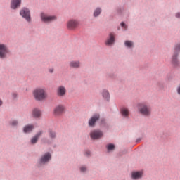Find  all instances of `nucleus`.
<instances>
[{"label":"nucleus","instance_id":"ddd939ff","mask_svg":"<svg viewBox=\"0 0 180 180\" xmlns=\"http://www.w3.org/2000/svg\"><path fill=\"white\" fill-rule=\"evenodd\" d=\"M50 158H51V155H50V153H46L41 158L40 163L46 164V162H49V161H50Z\"/></svg>","mask_w":180,"mask_h":180},{"label":"nucleus","instance_id":"f8f14e48","mask_svg":"<svg viewBox=\"0 0 180 180\" xmlns=\"http://www.w3.org/2000/svg\"><path fill=\"white\" fill-rule=\"evenodd\" d=\"M22 4V0H11V9H18Z\"/></svg>","mask_w":180,"mask_h":180},{"label":"nucleus","instance_id":"7c9ffc66","mask_svg":"<svg viewBox=\"0 0 180 180\" xmlns=\"http://www.w3.org/2000/svg\"><path fill=\"white\" fill-rule=\"evenodd\" d=\"M86 155H91V152L90 151H87V152H86Z\"/></svg>","mask_w":180,"mask_h":180},{"label":"nucleus","instance_id":"cd10ccee","mask_svg":"<svg viewBox=\"0 0 180 180\" xmlns=\"http://www.w3.org/2000/svg\"><path fill=\"white\" fill-rule=\"evenodd\" d=\"M121 26L122 27H124L125 29H127V26H126V24H124V22H121Z\"/></svg>","mask_w":180,"mask_h":180},{"label":"nucleus","instance_id":"6e6552de","mask_svg":"<svg viewBox=\"0 0 180 180\" xmlns=\"http://www.w3.org/2000/svg\"><path fill=\"white\" fill-rule=\"evenodd\" d=\"M64 105H58L54 108L53 113L56 115V116H60V115H63V113H64Z\"/></svg>","mask_w":180,"mask_h":180},{"label":"nucleus","instance_id":"72a5a7b5","mask_svg":"<svg viewBox=\"0 0 180 180\" xmlns=\"http://www.w3.org/2000/svg\"><path fill=\"white\" fill-rule=\"evenodd\" d=\"M51 72H53V70H51Z\"/></svg>","mask_w":180,"mask_h":180},{"label":"nucleus","instance_id":"4468645a","mask_svg":"<svg viewBox=\"0 0 180 180\" xmlns=\"http://www.w3.org/2000/svg\"><path fill=\"white\" fill-rule=\"evenodd\" d=\"M32 116L36 119H39V117H41V111L38 108H34L32 110Z\"/></svg>","mask_w":180,"mask_h":180},{"label":"nucleus","instance_id":"0eeeda50","mask_svg":"<svg viewBox=\"0 0 180 180\" xmlns=\"http://www.w3.org/2000/svg\"><path fill=\"white\" fill-rule=\"evenodd\" d=\"M101 115L99 114H94L89 120V126L90 127H94L95 126V123L99 120Z\"/></svg>","mask_w":180,"mask_h":180},{"label":"nucleus","instance_id":"7ed1b4c3","mask_svg":"<svg viewBox=\"0 0 180 180\" xmlns=\"http://www.w3.org/2000/svg\"><path fill=\"white\" fill-rule=\"evenodd\" d=\"M40 16L41 20L44 22V23H51V22L57 20V16L56 15H49L44 13H41Z\"/></svg>","mask_w":180,"mask_h":180},{"label":"nucleus","instance_id":"2f4dec72","mask_svg":"<svg viewBox=\"0 0 180 180\" xmlns=\"http://www.w3.org/2000/svg\"><path fill=\"white\" fill-rule=\"evenodd\" d=\"M17 94H13V98H16Z\"/></svg>","mask_w":180,"mask_h":180},{"label":"nucleus","instance_id":"f3484780","mask_svg":"<svg viewBox=\"0 0 180 180\" xmlns=\"http://www.w3.org/2000/svg\"><path fill=\"white\" fill-rule=\"evenodd\" d=\"M69 65L71 68H79L81 63L79 61H72L69 63Z\"/></svg>","mask_w":180,"mask_h":180},{"label":"nucleus","instance_id":"393cba45","mask_svg":"<svg viewBox=\"0 0 180 180\" xmlns=\"http://www.w3.org/2000/svg\"><path fill=\"white\" fill-rule=\"evenodd\" d=\"M10 124L11 126H18V121L16 120H12L11 122H10Z\"/></svg>","mask_w":180,"mask_h":180},{"label":"nucleus","instance_id":"1a4fd4ad","mask_svg":"<svg viewBox=\"0 0 180 180\" xmlns=\"http://www.w3.org/2000/svg\"><path fill=\"white\" fill-rule=\"evenodd\" d=\"M79 22L77 21V20H70L68 22L67 26L68 28L70 29V30H73V29H75L78 27Z\"/></svg>","mask_w":180,"mask_h":180},{"label":"nucleus","instance_id":"c756f323","mask_svg":"<svg viewBox=\"0 0 180 180\" xmlns=\"http://www.w3.org/2000/svg\"><path fill=\"white\" fill-rule=\"evenodd\" d=\"M176 18H180V13H177L176 14Z\"/></svg>","mask_w":180,"mask_h":180},{"label":"nucleus","instance_id":"4be33fe9","mask_svg":"<svg viewBox=\"0 0 180 180\" xmlns=\"http://www.w3.org/2000/svg\"><path fill=\"white\" fill-rule=\"evenodd\" d=\"M101 12H102V11L101 10V8H96L94 13V16H99V15H101Z\"/></svg>","mask_w":180,"mask_h":180},{"label":"nucleus","instance_id":"f257e3e1","mask_svg":"<svg viewBox=\"0 0 180 180\" xmlns=\"http://www.w3.org/2000/svg\"><path fill=\"white\" fill-rule=\"evenodd\" d=\"M33 96L36 101H44L47 99V92H46V89H36L33 91Z\"/></svg>","mask_w":180,"mask_h":180},{"label":"nucleus","instance_id":"c85d7f7f","mask_svg":"<svg viewBox=\"0 0 180 180\" xmlns=\"http://www.w3.org/2000/svg\"><path fill=\"white\" fill-rule=\"evenodd\" d=\"M177 93L180 95V85L177 87Z\"/></svg>","mask_w":180,"mask_h":180},{"label":"nucleus","instance_id":"a878e982","mask_svg":"<svg viewBox=\"0 0 180 180\" xmlns=\"http://www.w3.org/2000/svg\"><path fill=\"white\" fill-rule=\"evenodd\" d=\"M108 150H114L115 149V145L113 144H109L107 146Z\"/></svg>","mask_w":180,"mask_h":180},{"label":"nucleus","instance_id":"aec40b11","mask_svg":"<svg viewBox=\"0 0 180 180\" xmlns=\"http://www.w3.org/2000/svg\"><path fill=\"white\" fill-rule=\"evenodd\" d=\"M121 113L122 116H124V117H127L129 116V109L126 108H123L121 109Z\"/></svg>","mask_w":180,"mask_h":180},{"label":"nucleus","instance_id":"f03ea898","mask_svg":"<svg viewBox=\"0 0 180 180\" xmlns=\"http://www.w3.org/2000/svg\"><path fill=\"white\" fill-rule=\"evenodd\" d=\"M138 110L143 116L151 115V108L146 103H140L138 105Z\"/></svg>","mask_w":180,"mask_h":180},{"label":"nucleus","instance_id":"412c9836","mask_svg":"<svg viewBox=\"0 0 180 180\" xmlns=\"http://www.w3.org/2000/svg\"><path fill=\"white\" fill-rule=\"evenodd\" d=\"M103 97L105 98L106 101H109V99L110 98V95L109 94V91H108L107 90H103Z\"/></svg>","mask_w":180,"mask_h":180},{"label":"nucleus","instance_id":"39448f33","mask_svg":"<svg viewBox=\"0 0 180 180\" xmlns=\"http://www.w3.org/2000/svg\"><path fill=\"white\" fill-rule=\"evenodd\" d=\"M90 137L93 140H98L103 137V133L101 130H94L90 133Z\"/></svg>","mask_w":180,"mask_h":180},{"label":"nucleus","instance_id":"5701e85b","mask_svg":"<svg viewBox=\"0 0 180 180\" xmlns=\"http://www.w3.org/2000/svg\"><path fill=\"white\" fill-rule=\"evenodd\" d=\"M124 44L126 47H133V42L131 41H126Z\"/></svg>","mask_w":180,"mask_h":180},{"label":"nucleus","instance_id":"dca6fc26","mask_svg":"<svg viewBox=\"0 0 180 180\" xmlns=\"http://www.w3.org/2000/svg\"><path fill=\"white\" fill-rule=\"evenodd\" d=\"M113 43H115V34L110 33V38L107 39L105 44H107V46H110L111 44H113Z\"/></svg>","mask_w":180,"mask_h":180},{"label":"nucleus","instance_id":"a211bd4d","mask_svg":"<svg viewBox=\"0 0 180 180\" xmlns=\"http://www.w3.org/2000/svg\"><path fill=\"white\" fill-rule=\"evenodd\" d=\"M33 129H34V126L33 124L27 125L24 127V133H30Z\"/></svg>","mask_w":180,"mask_h":180},{"label":"nucleus","instance_id":"9b49d317","mask_svg":"<svg viewBox=\"0 0 180 180\" xmlns=\"http://www.w3.org/2000/svg\"><path fill=\"white\" fill-rule=\"evenodd\" d=\"M6 53H8V49L4 44H0V57L1 58H5L6 57Z\"/></svg>","mask_w":180,"mask_h":180},{"label":"nucleus","instance_id":"b1692460","mask_svg":"<svg viewBox=\"0 0 180 180\" xmlns=\"http://www.w3.org/2000/svg\"><path fill=\"white\" fill-rule=\"evenodd\" d=\"M49 137L51 139H55V137H56V132L53 131L52 130H49Z\"/></svg>","mask_w":180,"mask_h":180},{"label":"nucleus","instance_id":"473e14b6","mask_svg":"<svg viewBox=\"0 0 180 180\" xmlns=\"http://www.w3.org/2000/svg\"><path fill=\"white\" fill-rule=\"evenodd\" d=\"M2 105V101L0 100V106Z\"/></svg>","mask_w":180,"mask_h":180},{"label":"nucleus","instance_id":"2eb2a0df","mask_svg":"<svg viewBox=\"0 0 180 180\" xmlns=\"http://www.w3.org/2000/svg\"><path fill=\"white\" fill-rule=\"evenodd\" d=\"M43 134V131H39L31 140L32 144H36L37 143V140L40 138V136Z\"/></svg>","mask_w":180,"mask_h":180},{"label":"nucleus","instance_id":"6ab92c4d","mask_svg":"<svg viewBox=\"0 0 180 180\" xmlns=\"http://www.w3.org/2000/svg\"><path fill=\"white\" fill-rule=\"evenodd\" d=\"M143 173L141 172H136L132 173L133 179H139V178H141Z\"/></svg>","mask_w":180,"mask_h":180},{"label":"nucleus","instance_id":"423d86ee","mask_svg":"<svg viewBox=\"0 0 180 180\" xmlns=\"http://www.w3.org/2000/svg\"><path fill=\"white\" fill-rule=\"evenodd\" d=\"M20 15L24 18V19H26L27 22H30V11L27 8H22L20 12Z\"/></svg>","mask_w":180,"mask_h":180},{"label":"nucleus","instance_id":"bb28decb","mask_svg":"<svg viewBox=\"0 0 180 180\" xmlns=\"http://www.w3.org/2000/svg\"><path fill=\"white\" fill-rule=\"evenodd\" d=\"M80 171H81L82 172H85V171H86V167H82L80 168Z\"/></svg>","mask_w":180,"mask_h":180},{"label":"nucleus","instance_id":"9d476101","mask_svg":"<svg viewBox=\"0 0 180 180\" xmlns=\"http://www.w3.org/2000/svg\"><path fill=\"white\" fill-rule=\"evenodd\" d=\"M56 94L58 96H65V94H67V89L64 86H59L57 88Z\"/></svg>","mask_w":180,"mask_h":180},{"label":"nucleus","instance_id":"20e7f679","mask_svg":"<svg viewBox=\"0 0 180 180\" xmlns=\"http://www.w3.org/2000/svg\"><path fill=\"white\" fill-rule=\"evenodd\" d=\"M175 51L176 53L172 56V63L174 67H178V64H179V61H178V51H180V44L176 46Z\"/></svg>","mask_w":180,"mask_h":180}]
</instances>
